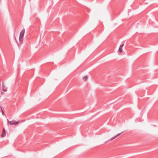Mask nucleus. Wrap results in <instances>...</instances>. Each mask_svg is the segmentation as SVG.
I'll return each instance as SVG.
<instances>
[{
    "instance_id": "obj_1",
    "label": "nucleus",
    "mask_w": 158,
    "mask_h": 158,
    "mask_svg": "<svg viewBox=\"0 0 158 158\" xmlns=\"http://www.w3.org/2000/svg\"><path fill=\"white\" fill-rule=\"evenodd\" d=\"M25 32V29H23L20 33L19 39L20 45H21L23 43V37L24 36Z\"/></svg>"
},
{
    "instance_id": "obj_2",
    "label": "nucleus",
    "mask_w": 158,
    "mask_h": 158,
    "mask_svg": "<svg viewBox=\"0 0 158 158\" xmlns=\"http://www.w3.org/2000/svg\"><path fill=\"white\" fill-rule=\"evenodd\" d=\"M8 123L9 124L11 125H16L18 123H20L19 121H18L17 122H15L14 121H8Z\"/></svg>"
},
{
    "instance_id": "obj_3",
    "label": "nucleus",
    "mask_w": 158,
    "mask_h": 158,
    "mask_svg": "<svg viewBox=\"0 0 158 158\" xmlns=\"http://www.w3.org/2000/svg\"><path fill=\"white\" fill-rule=\"evenodd\" d=\"M124 46V44H121L119 48L118 49V51L120 52H122V48L123 46Z\"/></svg>"
},
{
    "instance_id": "obj_4",
    "label": "nucleus",
    "mask_w": 158,
    "mask_h": 158,
    "mask_svg": "<svg viewBox=\"0 0 158 158\" xmlns=\"http://www.w3.org/2000/svg\"><path fill=\"white\" fill-rule=\"evenodd\" d=\"M121 133H119L117 135H115V136L112 137V138H111L110 140L109 141H112L113 139H114L115 138H116L118 136L120 135H121Z\"/></svg>"
},
{
    "instance_id": "obj_5",
    "label": "nucleus",
    "mask_w": 158,
    "mask_h": 158,
    "mask_svg": "<svg viewBox=\"0 0 158 158\" xmlns=\"http://www.w3.org/2000/svg\"><path fill=\"white\" fill-rule=\"evenodd\" d=\"M6 135V132L5 131V129L4 128L3 129L2 133L1 135V136L2 137H4Z\"/></svg>"
},
{
    "instance_id": "obj_6",
    "label": "nucleus",
    "mask_w": 158,
    "mask_h": 158,
    "mask_svg": "<svg viewBox=\"0 0 158 158\" xmlns=\"http://www.w3.org/2000/svg\"><path fill=\"white\" fill-rule=\"evenodd\" d=\"M2 86L3 90L4 92H6L7 91V88H6L3 83L2 84Z\"/></svg>"
},
{
    "instance_id": "obj_7",
    "label": "nucleus",
    "mask_w": 158,
    "mask_h": 158,
    "mask_svg": "<svg viewBox=\"0 0 158 158\" xmlns=\"http://www.w3.org/2000/svg\"><path fill=\"white\" fill-rule=\"evenodd\" d=\"M87 78H88L87 77V76H85L83 77V81H85L87 80Z\"/></svg>"
},
{
    "instance_id": "obj_8",
    "label": "nucleus",
    "mask_w": 158,
    "mask_h": 158,
    "mask_svg": "<svg viewBox=\"0 0 158 158\" xmlns=\"http://www.w3.org/2000/svg\"><path fill=\"white\" fill-rule=\"evenodd\" d=\"M2 114L3 115H4V112L3 111V110H2Z\"/></svg>"
},
{
    "instance_id": "obj_9",
    "label": "nucleus",
    "mask_w": 158,
    "mask_h": 158,
    "mask_svg": "<svg viewBox=\"0 0 158 158\" xmlns=\"http://www.w3.org/2000/svg\"><path fill=\"white\" fill-rule=\"evenodd\" d=\"M18 46H19V44H18Z\"/></svg>"
}]
</instances>
